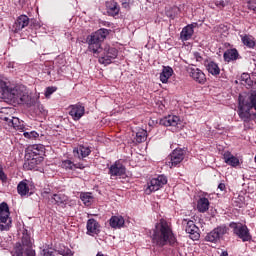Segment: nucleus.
<instances>
[{
	"label": "nucleus",
	"instance_id": "nucleus-9",
	"mask_svg": "<svg viewBox=\"0 0 256 256\" xmlns=\"http://www.w3.org/2000/svg\"><path fill=\"white\" fill-rule=\"evenodd\" d=\"M0 119L4 121L8 127H13L16 131H24L25 129V124H23V121H20L17 117L0 112Z\"/></svg>",
	"mask_w": 256,
	"mask_h": 256
},
{
	"label": "nucleus",
	"instance_id": "nucleus-13",
	"mask_svg": "<svg viewBox=\"0 0 256 256\" xmlns=\"http://www.w3.org/2000/svg\"><path fill=\"white\" fill-rule=\"evenodd\" d=\"M183 225L186 226L185 231L190 234V239H192V241H198L201 234H199V227L195 225V222L193 220L184 219Z\"/></svg>",
	"mask_w": 256,
	"mask_h": 256
},
{
	"label": "nucleus",
	"instance_id": "nucleus-12",
	"mask_svg": "<svg viewBox=\"0 0 256 256\" xmlns=\"http://www.w3.org/2000/svg\"><path fill=\"white\" fill-rule=\"evenodd\" d=\"M118 51L117 48L106 46L102 57L99 58V63L102 65H111L113 59H117Z\"/></svg>",
	"mask_w": 256,
	"mask_h": 256
},
{
	"label": "nucleus",
	"instance_id": "nucleus-34",
	"mask_svg": "<svg viewBox=\"0 0 256 256\" xmlns=\"http://www.w3.org/2000/svg\"><path fill=\"white\" fill-rule=\"evenodd\" d=\"M62 169L65 171H75V163L71 160H63L61 162Z\"/></svg>",
	"mask_w": 256,
	"mask_h": 256
},
{
	"label": "nucleus",
	"instance_id": "nucleus-42",
	"mask_svg": "<svg viewBox=\"0 0 256 256\" xmlns=\"http://www.w3.org/2000/svg\"><path fill=\"white\" fill-rule=\"evenodd\" d=\"M241 81H244V83H249V81H251V76L248 73H243L241 75Z\"/></svg>",
	"mask_w": 256,
	"mask_h": 256
},
{
	"label": "nucleus",
	"instance_id": "nucleus-33",
	"mask_svg": "<svg viewBox=\"0 0 256 256\" xmlns=\"http://www.w3.org/2000/svg\"><path fill=\"white\" fill-rule=\"evenodd\" d=\"M17 192L21 197H25L29 193V185L25 181H21L17 186Z\"/></svg>",
	"mask_w": 256,
	"mask_h": 256
},
{
	"label": "nucleus",
	"instance_id": "nucleus-27",
	"mask_svg": "<svg viewBox=\"0 0 256 256\" xmlns=\"http://www.w3.org/2000/svg\"><path fill=\"white\" fill-rule=\"evenodd\" d=\"M109 225L112 229H121L125 225V218L123 216H112Z\"/></svg>",
	"mask_w": 256,
	"mask_h": 256
},
{
	"label": "nucleus",
	"instance_id": "nucleus-1",
	"mask_svg": "<svg viewBox=\"0 0 256 256\" xmlns=\"http://www.w3.org/2000/svg\"><path fill=\"white\" fill-rule=\"evenodd\" d=\"M152 243L157 245V247H165L169 245H175L177 243V238L173 234V228L165 219H161L156 223L152 234Z\"/></svg>",
	"mask_w": 256,
	"mask_h": 256
},
{
	"label": "nucleus",
	"instance_id": "nucleus-19",
	"mask_svg": "<svg viewBox=\"0 0 256 256\" xmlns=\"http://www.w3.org/2000/svg\"><path fill=\"white\" fill-rule=\"evenodd\" d=\"M74 157L78 159H85L91 155V147L85 145H79L73 149Z\"/></svg>",
	"mask_w": 256,
	"mask_h": 256
},
{
	"label": "nucleus",
	"instance_id": "nucleus-45",
	"mask_svg": "<svg viewBox=\"0 0 256 256\" xmlns=\"http://www.w3.org/2000/svg\"><path fill=\"white\" fill-rule=\"evenodd\" d=\"M74 169H85V165L83 163L74 164Z\"/></svg>",
	"mask_w": 256,
	"mask_h": 256
},
{
	"label": "nucleus",
	"instance_id": "nucleus-20",
	"mask_svg": "<svg viewBox=\"0 0 256 256\" xmlns=\"http://www.w3.org/2000/svg\"><path fill=\"white\" fill-rule=\"evenodd\" d=\"M48 200L53 205H66L69 201V197L63 193H57L48 197Z\"/></svg>",
	"mask_w": 256,
	"mask_h": 256
},
{
	"label": "nucleus",
	"instance_id": "nucleus-23",
	"mask_svg": "<svg viewBox=\"0 0 256 256\" xmlns=\"http://www.w3.org/2000/svg\"><path fill=\"white\" fill-rule=\"evenodd\" d=\"M204 66L206 67L208 73H210V75H213L214 77H217V75L221 73V69L219 68V65L214 61L206 60L204 62Z\"/></svg>",
	"mask_w": 256,
	"mask_h": 256
},
{
	"label": "nucleus",
	"instance_id": "nucleus-37",
	"mask_svg": "<svg viewBox=\"0 0 256 256\" xmlns=\"http://www.w3.org/2000/svg\"><path fill=\"white\" fill-rule=\"evenodd\" d=\"M55 91H57V87H47L46 91H45V97L49 98L51 97V95H53L55 93Z\"/></svg>",
	"mask_w": 256,
	"mask_h": 256
},
{
	"label": "nucleus",
	"instance_id": "nucleus-24",
	"mask_svg": "<svg viewBox=\"0 0 256 256\" xmlns=\"http://www.w3.org/2000/svg\"><path fill=\"white\" fill-rule=\"evenodd\" d=\"M240 39L245 47H247L248 49H255V37L249 34H240Z\"/></svg>",
	"mask_w": 256,
	"mask_h": 256
},
{
	"label": "nucleus",
	"instance_id": "nucleus-48",
	"mask_svg": "<svg viewBox=\"0 0 256 256\" xmlns=\"http://www.w3.org/2000/svg\"><path fill=\"white\" fill-rule=\"evenodd\" d=\"M0 245L3 247V242H1Z\"/></svg>",
	"mask_w": 256,
	"mask_h": 256
},
{
	"label": "nucleus",
	"instance_id": "nucleus-4",
	"mask_svg": "<svg viewBox=\"0 0 256 256\" xmlns=\"http://www.w3.org/2000/svg\"><path fill=\"white\" fill-rule=\"evenodd\" d=\"M0 97L7 98L10 97L11 99H16V101H20L21 103H27L29 101V95L27 93H22L19 89H11L0 77Z\"/></svg>",
	"mask_w": 256,
	"mask_h": 256
},
{
	"label": "nucleus",
	"instance_id": "nucleus-15",
	"mask_svg": "<svg viewBox=\"0 0 256 256\" xmlns=\"http://www.w3.org/2000/svg\"><path fill=\"white\" fill-rule=\"evenodd\" d=\"M127 173V168L121 162H115L109 167V172L111 179L113 177H123Z\"/></svg>",
	"mask_w": 256,
	"mask_h": 256
},
{
	"label": "nucleus",
	"instance_id": "nucleus-7",
	"mask_svg": "<svg viewBox=\"0 0 256 256\" xmlns=\"http://www.w3.org/2000/svg\"><path fill=\"white\" fill-rule=\"evenodd\" d=\"M167 185V176L159 175L156 178H152L145 189L146 195H151L155 191H159L161 187Z\"/></svg>",
	"mask_w": 256,
	"mask_h": 256
},
{
	"label": "nucleus",
	"instance_id": "nucleus-6",
	"mask_svg": "<svg viewBox=\"0 0 256 256\" xmlns=\"http://www.w3.org/2000/svg\"><path fill=\"white\" fill-rule=\"evenodd\" d=\"M11 212H9V205L6 202L0 204V231H9L11 229Z\"/></svg>",
	"mask_w": 256,
	"mask_h": 256
},
{
	"label": "nucleus",
	"instance_id": "nucleus-18",
	"mask_svg": "<svg viewBox=\"0 0 256 256\" xmlns=\"http://www.w3.org/2000/svg\"><path fill=\"white\" fill-rule=\"evenodd\" d=\"M181 123V119L176 115H168L162 119H160V125L164 127H177Z\"/></svg>",
	"mask_w": 256,
	"mask_h": 256
},
{
	"label": "nucleus",
	"instance_id": "nucleus-35",
	"mask_svg": "<svg viewBox=\"0 0 256 256\" xmlns=\"http://www.w3.org/2000/svg\"><path fill=\"white\" fill-rule=\"evenodd\" d=\"M23 135L26 139H37V137H39V133H37V131L24 132Z\"/></svg>",
	"mask_w": 256,
	"mask_h": 256
},
{
	"label": "nucleus",
	"instance_id": "nucleus-22",
	"mask_svg": "<svg viewBox=\"0 0 256 256\" xmlns=\"http://www.w3.org/2000/svg\"><path fill=\"white\" fill-rule=\"evenodd\" d=\"M223 59L226 63H231V61H237V59H241L239 55V51L236 48L228 49L223 54Z\"/></svg>",
	"mask_w": 256,
	"mask_h": 256
},
{
	"label": "nucleus",
	"instance_id": "nucleus-28",
	"mask_svg": "<svg viewBox=\"0 0 256 256\" xmlns=\"http://www.w3.org/2000/svg\"><path fill=\"white\" fill-rule=\"evenodd\" d=\"M171 77H173V68L170 66H163L162 72L160 73L161 83H167Z\"/></svg>",
	"mask_w": 256,
	"mask_h": 256
},
{
	"label": "nucleus",
	"instance_id": "nucleus-8",
	"mask_svg": "<svg viewBox=\"0 0 256 256\" xmlns=\"http://www.w3.org/2000/svg\"><path fill=\"white\" fill-rule=\"evenodd\" d=\"M227 231H229L227 226H218L205 236V241H208L209 243H217V241L222 239L224 235H227Z\"/></svg>",
	"mask_w": 256,
	"mask_h": 256
},
{
	"label": "nucleus",
	"instance_id": "nucleus-11",
	"mask_svg": "<svg viewBox=\"0 0 256 256\" xmlns=\"http://www.w3.org/2000/svg\"><path fill=\"white\" fill-rule=\"evenodd\" d=\"M187 73L189 74V77H191V79H193V81L196 83H199V85H205L207 82L205 73L194 65H191L187 68Z\"/></svg>",
	"mask_w": 256,
	"mask_h": 256
},
{
	"label": "nucleus",
	"instance_id": "nucleus-14",
	"mask_svg": "<svg viewBox=\"0 0 256 256\" xmlns=\"http://www.w3.org/2000/svg\"><path fill=\"white\" fill-rule=\"evenodd\" d=\"M69 115L73 121H79L85 115V106L82 103H77L69 106Z\"/></svg>",
	"mask_w": 256,
	"mask_h": 256
},
{
	"label": "nucleus",
	"instance_id": "nucleus-41",
	"mask_svg": "<svg viewBox=\"0 0 256 256\" xmlns=\"http://www.w3.org/2000/svg\"><path fill=\"white\" fill-rule=\"evenodd\" d=\"M248 9H250V11L256 12V0H250L248 2Z\"/></svg>",
	"mask_w": 256,
	"mask_h": 256
},
{
	"label": "nucleus",
	"instance_id": "nucleus-46",
	"mask_svg": "<svg viewBox=\"0 0 256 256\" xmlns=\"http://www.w3.org/2000/svg\"><path fill=\"white\" fill-rule=\"evenodd\" d=\"M218 189H220V191H225V184L220 183V184L218 185Z\"/></svg>",
	"mask_w": 256,
	"mask_h": 256
},
{
	"label": "nucleus",
	"instance_id": "nucleus-29",
	"mask_svg": "<svg viewBox=\"0 0 256 256\" xmlns=\"http://www.w3.org/2000/svg\"><path fill=\"white\" fill-rule=\"evenodd\" d=\"M80 199L82 203H84L85 207H91L93 205V201H95V197H93V193L91 192H81Z\"/></svg>",
	"mask_w": 256,
	"mask_h": 256
},
{
	"label": "nucleus",
	"instance_id": "nucleus-16",
	"mask_svg": "<svg viewBox=\"0 0 256 256\" xmlns=\"http://www.w3.org/2000/svg\"><path fill=\"white\" fill-rule=\"evenodd\" d=\"M183 159H185V150L181 148H176L171 154H170V163L171 167H177Z\"/></svg>",
	"mask_w": 256,
	"mask_h": 256
},
{
	"label": "nucleus",
	"instance_id": "nucleus-10",
	"mask_svg": "<svg viewBox=\"0 0 256 256\" xmlns=\"http://www.w3.org/2000/svg\"><path fill=\"white\" fill-rule=\"evenodd\" d=\"M43 155V146L41 145H32L26 149V157H29L28 165H31L29 169L33 168L35 165V161L38 157Z\"/></svg>",
	"mask_w": 256,
	"mask_h": 256
},
{
	"label": "nucleus",
	"instance_id": "nucleus-30",
	"mask_svg": "<svg viewBox=\"0 0 256 256\" xmlns=\"http://www.w3.org/2000/svg\"><path fill=\"white\" fill-rule=\"evenodd\" d=\"M193 25H187L186 27H184L180 33V38L182 39V41H189V39H191V37H193Z\"/></svg>",
	"mask_w": 256,
	"mask_h": 256
},
{
	"label": "nucleus",
	"instance_id": "nucleus-3",
	"mask_svg": "<svg viewBox=\"0 0 256 256\" xmlns=\"http://www.w3.org/2000/svg\"><path fill=\"white\" fill-rule=\"evenodd\" d=\"M107 35H109V30L105 28H101L91 35L87 36L88 50L94 55H99L103 49L101 48V43L107 39Z\"/></svg>",
	"mask_w": 256,
	"mask_h": 256
},
{
	"label": "nucleus",
	"instance_id": "nucleus-32",
	"mask_svg": "<svg viewBox=\"0 0 256 256\" xmlns=\"http://www.w3.org/2000/svg\"><path fill=\"white\" fill-rule=\"evenodd\" d=\"M145 141H147V131L145 129H139L136 132L134 142L135 143H145Z\"/></svg>",
	"mask_w": 256,
	"mask_h": 256
},
{
	"label": "nucleus",
	"instance_id": "nucleus-39",
	"mask_svg": "<svg viewBox=\"0 0 256 256\" xmlns=\"http://www.w3.org/2000/svg\"><path fill=\"white\" fill-rule=\"evenodd\" d=\"M41 256H55L54 250L43 249L40 253Z\"/></svg>",
	"mask_w": 256,
	"mask_h": 256
},
{
	"label": "nucleus",
	"instance_id": "nucleus-36",
	"mask_svg": "<svg viewBox=\"0 0 256 256\" xmlns=\"http://www.w3.org/2000/svg\"><path fill=\"white\" fill-rule=\"evenodd\" d=\"M215 5L218 9H223L229 5V0H217L215 1Z\"/></svg>",
	"mask_w": 256,
	"mask_h": 256
},
{
	"label": "nucleus",
	"instance_id": "nucleus-21",
	"mask_svg": "<svg viewBox=\"0 0 256 256\" xmlns=\"http://www.w3.org/2000/svg\"><path fill=\"white\" fill-rule=\"evenodd\" d=\"M28 25L29 18L27 17V15H21L15 21L13 28L15 33H19V31H23V29H25V27H27Z\"/></svg>",
	"mask_w": 256,
	"mask_h": 256
},
{
	"label": "nucleus",
	"instance_id": "nucleus-40",
	"mask_svg": "<svg viewBox=\"0 0 256 256\" xmlns=\"http://www.w3.org/2000/svg\"><path fill=\"white\" fill-rule=\"evenodd\" d=\"M0 181H2V183L7 182V175L3 171V166L1 164H0Z\"/></svg>",
	"mask_w": 256,
	"mask_h": 256
},
{
	"label": "nucleus",
	"instance_id": "nucleus-31",
	"mask_svg": "<svg viewBox=\"0 0 256 256\" xmlns=\"http://www.w3.org/2000/svg\"><path fill=\"white\" fill-rule=\"evenodd\" d=\"M197 210L199 213H206L209 211V199L202 197L197 202Z\"/></svg>",
	"mask_w": 256,
	"mask_h": 256
},
{
	"label": "nucleus",
	"instance_id": "nucleus-26",
	"mask_svg": "<svg viewBox=\"0 0 256 256\" xmlns=\"http://www.w3.org/2000/svg\"><path fill=\"white\" fill-rule=\"evenodd\" d=\"M223 159L226 165H230V167H239V158L235 157L231 152H225L223 154Z\"/></svg>",
	"mask_w": 256,
	"mask_h": 256
},
{
	"label": "nucleus",
	"instance_id": "nucleus-2",
	"mask_svg": "<svg viewBox=\"0 0 256 256\" xmlns=\"http://www.w3.org/2000/svg\"><path fill=\"white\" fill-rule=\"evenodd\" d=\"M13 256H35V250H33V239L29 231L24 230L22 232L21 241L17 242L12 251Z\"/></svg>",
	"mask_w": 256,
	"mask_h": 256
},
{
	"label": "nucleus",
	"instance_id": "nucleus-38",
	"mask_svg": "<svg viewBox=\"0 0 256 256\" xmlns=\"http://www.w3.org/2000/svg\"><path fill=\"white\" fill-rule=\"evenodd\" d=\"M59 255H63V256H73L74 253H73V251H71V249L66 248V249H61V250H59Z\"/></svg>",
	"mask_w": 256,
	"mask_h": 256
},
{
	"label": "nucleus",
	"instance_id": "nucleus-47",
	"mask_svg": "<svg viewBox=\"0 0 256 256\" xmlns=\"http://www.w3.org/2000/svg\"><path fill=\"white\" fill-rule=\"evenodd\" d=\"M220 256H229V253H227V251H223Z\"/></svg>",
	"mask_w": 256,
	"mask_h": 256
},
{
	"label": "nucleus",
	"instance_id": "nucleus-5",
	"mask_svg": "<svg viewBox=\"0 0 256 256\" xmlns=\"http://www.w3.org/2000/svg\"><path fill=\"white\" fill-rule=\"evenodd\" d=\"M229 227L233 230L234 235H236L238 239H241L243 243H247V241H251V239H253L247 225L240 222H231Z\"/></svg>",
	"mask_w": 256,
	"mask_h": 256
},
{
	"label": "nucleus",
	"instance_id": "nucleus-25",
	"mask_svg": "<svg viewBox=\"0 0 256 256\" xmlns=\"http://www.w3.org/2000/svg\"><path fill=\"white\" fill-rule=\"evenodd\" d=\"M106 9L110 17H115V15H119V11H120L119 4H117V2L113 0L106 2Z\"/></svg>",
	"mask_w": 256,
	"mask_h": 256
},
{
	"label": "nucleus",
	"instance_id": "nucleus-17",
	"mask_svg": "<svg viewBox=\"0 0 256 256\" xmlns=\"http://www.w3.org/2000/svg\"><path fill=\"white\" fill-rule=\"evenodd\" d=\"M87 235H99L101 233V225L94 218H90L86 224Z\"/></svg>",
	"mask_w": 256,
	"mask_h": 256
},
{
	"label": "nucleus",
	"instance_id": "nucleus-44",
	"mask_svg": "<svg viewBox=\"0 0 256 256\" xmlns=\"http://www.w3.org/2000/svg\"><path fill=\"white\" fill-rule=\"evenodd\" d=\"M42 197H51V189H49V188H46V189H44L43 191H42Z\"/></svg>",
	"mask_w": 256,
	"mask_h": 256
},
{
	"label": "nucleus",
	"instance_id": "nucleus-43",
	"mask_svg": "<svg viewBox=\"0 0 256 256\" xmlns=\"http://www.w3.org/2000/svg\"><path fill=\"white\" fill-rule=\"evenodd\" d=\"M193 55H194V59H196V61H197L198 63H201V62L203 61V56H201V53H199V52H194Z\"/></svg>",
	"mask_w": 256,
	"mask_h": 256
}]
</instances>
